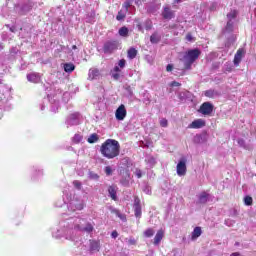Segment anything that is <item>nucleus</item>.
Segmentation results:
<instances>
[{"instance_id": "obj_1", "label": "nucleus", "mask_w": 256, "mask_h": 256, "mask_svg": "<svg viewBox=\"0 0 256 256\" xmlns=\"http://www.w3.org/2000/svg\"><path fill=\"white\" fill-rule=\"evenodd\" d=\"M121 146L115 139H107L100 147V152L106 159H115L119 156Z\"/></svg>"}, {"instance_id": "obj_2", "label": "nucleus", "mask_w": 256, "mask_h": 256, "mask_svg": "<svg viewBox=\"0 0 256 256\" xmlns=\"http://www.w3.org/2000/svg\"><path fill=\"white\" fill-rule=\"evenodd\" d=\"M199 55H201V52L197 49L194 50H189L188 52L185 53L183 57L184 63H187L188 65H191L196 59L199 58Z\"/></svg>"}, {"instance_id": "obj_3", "label": "nucleus", "mask_w": 256, "mask_h": 256, "mask_svg": "<svg viewBox=\"0 0 256 256\" xmlns=\"http://www.w3.org/2000/svg\"><path fill=\"white\" fill-rule=\"evenodd\" d=\"M115 117L117 121H123L127 117V109H125V105L122 104L117 108Z\"/></svg>"}, {"instance_id": "obj_4", "label": "nucleus", "mask_w": 256, "mask_h": 256, "mask_svg": "<svg viewBox=\"0 0 256 256\" xmlns=\"http://www.w3.org/2000/svg\"><path fill=\"white\" fill-rule=\"evenodd\" d=\"M199 113L202 115H211L213 113V106L209 102H205L200 106Z\"/></svg>"}, {"instance_id": "obj_5", "label": "nucleus", "mask_w": 256, "mask_h": 256, "mask_svg": "<svg viewBox=\"0 0 256 256\" xmlns=\"http://www.w3.org/2000/svg\"><path fill=\"white\" fill-rule=\"evenodd\" d=\"M176 171L179 177L185 176V174L187 173V164L185 160L179 161V163L176 166Z\"/></svg>"}, {"instance_id": "obj_6", "label": "nucleus", "mask_w": 256, "mask_h": 256, "mask_svg": "<svg viewBox=\"0 0 256 256\" xmlns=\"http://www.w3.org/2000/svg\"><path fill=\"white\" fill-rule=\"evenodd\" d=\"M205 125H207V122L204 119H196L189 124L188 128L189 129H203V127H205Z\"/></svg>"}, {"instance_id": "obj_7", "label": "nucleus", "mask_w": 256, "mask_h": 256, "mask_svg": "<svg viewBox=\"0 0 256 256\" xmlns=\"http://www.w3.org/2000/svg\"><path fill=\"white\" fill-rule=\"evenodd\" d=\"M163 237H165V230H158L154 237V245H159V243H161V241L163 240Z\"/></svg>"}, {"instance_id": "obj_8", "label": "nucleus", "mask_w": 256, "mask_h": 256, "mask_svg": "<svg viewBox=\"0 0 256 256\" xmlns=\"http://www.w3.org/2000/svg\"><path fill=\"white\" fill-rule=\"evenodd\" d=\"M202 233L201 227H195L191 234V241H197Z\"/></svg>"}, {"instance_id": "obj_9", "label": "nucleus", "mask_w": 256, "mask_h": 256, "mask_svg": "<svg viewBox=\"0 0 256 256\" xmlns=\"http://www.w3.org/2000/svg\"><path fill=\"white\" fill-rule=\"evenodd\" d=\"M114 49H117V44L115 42H107L104 45L105 53H110V51H114Z\"/></svg>"}, {"instance_id": "obj_10", "label": "nucleus", "mask_w": 256, "mask_h": 256, "mask_svg": "<svg viewBox=\"0 0 256 256\" xmlns=\"http://www.w3.org/2000/svg\"><path fill=\"white\" fill-rule=\"evenodd\" d=\"M242 59H243V50L239 49L234 56V65L238 66L239 63H241Z\"/></svg>"}, {"instance_id": "obj_11", "label": "nucleus", "mask_w": 256, "mask_h": 256, "mask_svg": "<svg viewBox=\"0 0 256 256\" xmlns=\"http://www.w3.org/2000/svg\"><path fill=\"white\" fill-rule=\"evenodd\" d=\"M140 200L139 198L135 199L134 205H135V216L141 217V206L139 205Z\"/></svg>"}, {"instance_id": "obj_12", "label": "nucleus", "mask_w": 256, "mask_h": 256, "mask_svg": "<svg viewBox=\"0 0 256 256\" xmlns=\"http://www.w3.org/2000/svg\"><path fill=\"white\" fill-rule=\"evenodd\" d=\"M108 192H109L111 199H113L115 201L117 199V188L115 186H110L108 188Z\"/></svg>"}, {"instance_id": "obj_13", "label": "nucleus", "mask_w": 256, "mask_h": 256, "mask_svg": "<svg viewBox=\"0 0 256 256\" xmlns=\"http://www.w3.org/2000/svg\"><path fill=\"white\" fill-rule=\"evenodd\" d=\"M153 235H155V229H153V228H147L143 232V237H146L147 239L153 237Z\"/></svg>"}, {"instance_id": "obj_14", "label": "nucleus", "mask_w": 256, "mask_h": 256, "mask_svg": "<svg viewBox=\"0 0 256 256\" xmlns=\"http://www.w3.org/2000/svg\"><path fill=\"white\" fill-rule=\"evenodd\" d=\"M64 71L66 73H73L75 71V65L72 63L64 64Z\"/></svg>"}, {"instance_id": "obj_15", "label": "nucleus", "mask_w": 256, "mask_h": 256, "mask_svg": "<svg viewBox=\"0 0 256 256\" xmlns=\"http://www.w3.org/2000/svg\"><path fill=\"white\" fill-rule=\"evenodd\" d=\"M120 37H128L129 35V29L127 27H122L118 31Z\"/></svg>"}, {"instance_id": "obj_16", "label": "nucleus", "mask_w": 256, "mask_h": 256, "mask_svg": "<svg viewBox=\"0 0 256 256\" xmlns=\"http://www.w3.org/2000/svg\"><path fill=\"white\" fill-rule=\"evenodd\" d=\"M28 81H30L31 83H38L39 81V76H37V74H29L27 76Z\"/></svg>"}, {"instance_id": "obj_17", "label": "nucleus", "mask_w": 256, "mask_h": 256, "mask_svg": "<svg viewBox=\"0 0 256 256\" xmlns=\"http://www.w3.org/2000/svg\"><path fill=\"white\" fill-rule=\"evenodd\" d=\"M163 17L164 19H171L173 17V12H171L169 8H164Z\"/></svg>"}, {"instance_id": "obj_18", "label": "nucleus", "mask_w": 256, "mask_h": 256, "mask_svg": "<svg viewBox=\"0 0 256 256\" xmlns=\"http://www.w3.org/2000/svg\"><path fill=\"white\" fill-rule=\"evenodd\" d=\"M87 141L88 143H97L99 141V136L97 134H91Z\"/></svg>"}, {"instance_id": "obj_19", "label": "nucleus", "mask_w": 256, "mask_h": 256, "mask_svg": "<svg viewBox=\"0 0 256 256\" xmlns=\"http://www.w3.org/2000/svg\"><path fill=\"white\" fill-rule=\"evenodd\" d=\"M244 205H246L247 207H250L251 205H253V197L251 196H245L243 199Z\"/></svg>"}, {"instance_id": "obj_20", "label": "nucleus", "mask_w": 256, "mask_h": 256, "mask_svg": "<svg viewBox=\"0 0 256 256\" xmlns=\"http://www.w3.org/2000/svg\"><path fill=\"white\" fill-rule=\"evenodd\" d=\"M129 59H135L137 57V50L135 48H131L128 50Z\"/></svg>"}, {"instance_id": "obj_21", "label": "nucleus", "mask_w": 256, "mask_h": 256, "mask_svg": "<svg viewBox=\"0 0 256 256\" xmlns=\"http://www.w3.org/2000/svg\"><path fill=\"white\" fill-rule=\"evenodd\" d=\"M99 75V70H90L89 71V79L93 80V79H97V76Z\"/></svg>"}, {"instance_id": "obj_22", "label": "nucleus", "mask_w": 256, "mask_h": 256, "mask_svg": "<svg viewBox=\"0 0 256 256\" xmlns=\"http://www.w3.org/2000/svg\"><path fill=\"white\" fill-rule=\"evenodd\" d=\"M83 141V136L80 135V134H76L74 137H73V142L74 143H81Z\"/></svg>"}, {"instance_id": "obj_23", "label": "nucleus", "mask_w": 256, "mask_h": 256, "mask_svg": "<svg viewBox=\"0 0 256 256\" xmlns=\"http://www.w3.org/2000/svg\"><path fill=\"white\" fill-rule=\"evenodd\" d=\"M117 21H123L125 19V12L121 10L118 15L116 16Z\"/></svg>"}, {"instance_id": "obj_24", "label": "nucleus", "mask_w": 256, "mask_h": 256, "mask_svg": "<svg viewBox=\"0 0 256 256\" xmlns=\"http://www.w3.org/2000/svg\"><path fill=\"white\" fill-rule=\"evenodd\" d=\"M150 41H151V43H158V42H159V35L153 34V35L150 37Z\"/></svg>"}, {"instance_id": "obj_25", "label": "nucleus", "mask_w": 256, "mask_h": 256, "mask_svg": "<svg viewBox=\"0 0 256 256\" xmlns=\"http://www.w3.org/2000/svg\"><path fill=\"white\" fill-rule=\"evenodd\" d=\"M83 231H86V233H91L93 231V225L87 224L84 228Z\"/></svg>"}, {"instance_id": "obj_26", "label": "nucleus", "mask_w": 256, "mask_h": 256, "mask_svg": "<svg viewBox=\"0 0 256 256\" xmlns=\"http://www.w3.org/2000/svg\"><path fill=\"white\" fill-rule=\"evenodd\" d=\"M199 202L200 203H207V195H205V194L200 195Z\"/></svg>"}, {"instance_id": "obj_27", "label": "nucleus", "mask_w": 256, "mask_h": 256, "mask_svg": "<svg viewBox=\"0 0 256 256\" xmlns=\"http://www.w3.org/2000/svg\"><path fill=\"white\" fill-rule=\"evenodd\" d=\"M235 17H237V12L236 11H231L228 14V19H235Z\"/></svg>"}, {"instance_id": "obj_28", "label": "nucleus", "mask_w": 256, "mask_h": 256, "mask_svg": "<svg viewBox=\"0 0 256 256\" xmlns=\"http://www.w3.org/2000/svg\"><path fill=\"white\" fill-rule=\"evenodd\" d=\"M105 173H106V175H112L113 174V169L111 168V166H107L105 168Z\"/></svg>"}, {"instance_id": "obj_29", "label": "nucleus", "mask_w": 256, "mask_h": 256, "mask_svg": "<svg viewBox=\"0 0 256 256\" xmlns=\"http://www.w3.org/2000/svg\"><path fill=\"white\" fill-rule=\"evenodd\" d=\"M125 63H126L125 59H122L119 61L118 66L120 67V69H123L125 67Z\"/></svg>"}, {"instance_id": "obj_30", "label": "nucleus", "mask_w": 256, "mask_h": 256, "mask_svg": "<svg viewBox=\"0 0 256 256\" xmlns=\"http://www.w3.org/2000/svg\"><path fill=\"white\" fill-rule=\"evenodd\" d=\"M170 87H181V83H179L177 81H173L170 83Z\"/></svg>"}, {"instance_id": "obj_31", "label": "nucleus", "mask_w": 256, "mask_h": 256, "mask_svg": "<svg viewBox=\"0 0 256 256\" xmlns=\"http://www.w3.org/2000/svg\"><path fill=\"white\" fill-rule=\"evenodd\" d=\"M160 125H161V127H167V125H168L167 119L160 120Z\"/></svg>"}, {"instance_id": "obj_32", "label": "nucleus", "mask_w": 256, "mask_h": 256, "mask_svg": "<svg viewBox=\"0 0 256 256\" xmlns=\"http://www.w3.org/2000/svg\"><path fill=\"white\" fill-rule=\"evenodd\" d=\"M121 184H122L124 187H129V178H128V179H125V180H122V181H121Z\"/></svg>"}, {"instance_id": "obj_33", "label": "nucleus", "mask_w": 256, "mask_h": 256, "mask_svg": "<svg viewBox=\"0 0 256 256\" xmlns=\"http://www.w3.org/2000/svg\"><path fill=\"white\" fill-rule=\"evenodd\" d=\"M73 185H74V187H76V189H81V182H79V181H74V182H73Z\"/></svg>"}, {"instance_id": "obj_34", "label": "nucleus", "mask_w": 256, "mask_h": 256, "mask_svg": "<svg viewBox=\"0 0 256 256\" xmlns=\"http://www.w3.org/2000/svg\"><path fill=\"white\" fill-rule=\"evenodd\" d=\"M226 29H227V31H231V29H233V23L228 22L227 26H226Z\"/></svg>"}, {"instance_id": "obj_35", "label": "nucleus", "mask_w": 256, "mask_h": 256, "mask_svg": "<svg viewBox=\"0 0 256 256\" xmlns=\"http://www.w3.org/2000/svg\"><path fill=\"white\" fill-rule=\"evenodd\" d=\"M135 175H136V177H138V179H141V177H142L141 170H136Z\"/></svg>"}, {"instance_id": "obj_36", "label": "nucleus", "mask_w": 256, "mask_h": 256, "mask_svg": "<svg viewBox=\"0 0 256 256\" xmlns=\"http://www.w3.org/2000/svg\"><path fill=\"white\" fill-rule=\"evenodd\" d=\"M186 39H187V41H195V39L193 38V36L191 34H187Z\"/></svg>"}, {"instance_id": "obj_37", "label": "nucleus", "mask_w": 256, "mask_h": 256, "mask_svg": "<svg viewBox=\"0 0 256 256\" xmlns=\"http://www.w3.org/2000/svg\"><path fill=\"white\" fill-rule=\"evenodd\" d=\"M166 71H168V73L173 71V65L172 64H168L167 67H166Z\"/></svg>"}, {"instance_id": "obj_38", "label": "nucleus", "mask_w": 256, "mask_h": 256, "mask_svg": "<svg viewBox=\"0 0 256 256\" xmlns=\"http://www.w3.org/2000/svg\"><path fill=\"white\" fill-rule=\"evenodd\" d=\"M205 95H206V97H213V92H211V91H206V92H205Z\"/></svg>"}, {"instance_id": "obj_39", "label": "nucleus", "mask_w": 256, "mask_h": 256, "mask_svg": "<svg viewBox=\"0 0 256 256\" xmlns=\"http://www.w3.org/2000/svg\"><path fill=\"white\" fill-rule=\"evenodd\" d=\"M120 75H119V72H116L115 74H113V78L114 79H119Z\"/></svg>"}, {"instance_id": "obj_40", "label": "nucleus", "mask_w": 256, "mask_h": 256, "mask_svg": "<svg viewBox=\"0 0 256 256\" xmlns=\"http://www.w3.org/2000/svg\"><path fill=\"white\" fill-rule=\"evenodd\" d=\"M115 73H121V69H119V66H116L114 68Z\"/></svg>"}, {"instance_id": "obj_41", "label": "nucleus", "mask_w": 256, "mask_h": 256, "mask_svg": "<svg viewBox=\"0 0 256 256\" xmlns=\"http://www.w3.org/2000/svg\"><path fill=\"white\" fill-rule=\"evenodd\" d=\"M91 179H99V175H97V174H92V175H91Z\"/></svg>"}, {"instance_id": "obj_42", "label": "nucleus", "mask_w": 256, "mask_h": 256, "mask_svg": "<svg viewBox=\"0 0 256 256\" xmlns=\"http://www.w3.org/2000/svg\"><path fill=\"white\" fill-rule=\"evenodd\" d=\"M111 235H112V237H113L114 239H116V237H118V235H119V234H118L117 232H115V231H114V232H112V234H111Z\"/></svg>"}, {"instance_id": "obj_43", "label": "nucleus", "mask_w": 256, "mask_h": 256, "mask_svg": "<svg viewBox=\"0 0 256 256\" xmlns=\"http://www.w3.org/2000/svg\"><path fill=\"white\" fill-rule=\"evenodd\" d=\"M149 161L152 165H155V158H150Z\"/></svg>"}, {"instance_id": "obj_44", "label": "nucleus", "mask_w": 256, "mask_h": 256, "mask_svg": "<svg viewBox=\"0 0 256 256\" xmlns=\"http://www.w3.org/2000/svg\"><path fill=\"white\" fill-rule=\"evenodd\" d=\"M137 27H138L139 31H143V28L141 27L140 23L137 24Z\"/></svg>"}, {"instance_id": "obj_45", "label": "nucleus", "mask_w": 256, "mask_h": 256, "mask_svg": "<svg viewBox=\"0 0 256 256\" xmlns=\"http://www.w3.org/2000/svg\"><path fill=\"white\" fill-rule=\"evenodd\" d=\"M231 256H241L238 252L232 253Z\"/></svg>"}, {"instance_id": "obj_46", "label": "nucleus", "mask_w": 256, "mask_h": 256, "mask_svg": "<svg viewBox=\"0 0 256 256\" xmlns=\"http://www.w3.org/2000/svg\"><path fill=\"white\" fill-rule=\"evenodd\" d=\"M131 245H135V240H130Z\"/></svg>"}, {"instance_id": "obj_47", "label": "nucleus", "mask_w": 256, "mask_h": 256, "mask_svg": "<svg viewBox=\"0 0 256 256\" xmlns=\"http://www.w3.org/2000/svg\"><path fill=\"white\" fill-rule=\"evenodd\" d=\"M128 8H129V5H126V6H125V11H127Z\"/></svg>"}, {"instance_id": "obj_48", "label": "nucleus", "mask_w": 256, "mask_h": 256, "mask_svg": "<svg viewBox=\"0 0 256 256\" xmlns=\"http://www.w3.org/2000/svg\"><path fill=\"white\" fill-rule=\"evenodd\" d=\"M72 49H77V46L76 45L72 46Z\"/></svg>"}]
</instances>
